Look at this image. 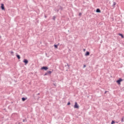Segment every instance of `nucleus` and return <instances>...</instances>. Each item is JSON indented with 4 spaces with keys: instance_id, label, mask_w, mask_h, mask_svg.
Wrapping results in <instances>:
<instances>
[{
    "instance_id": "1",
    "label": "nucleus",
    "mask_w": 124,
    "mask_h": 124,
    "mask_svg": "<svg viewBox=\"0 0 124 124\" xmlns=\"http://www.w3.org/2000/svg\"><path fill=\"white\" fill-rule=\"evenodd\" d=\"M74 108L77 109L79 108V105H78V103H77L76 102L75 103Z\"/></svg>"
},
{
    "instance_id": "2",
    "label": "nucleus",
    "mask_w": 124,
    "mask_h": 124,
    "mask_svg": "<svg viewBox=\"0 0 124 124\" xmlns=\"http://www.w3.org/2000/svg\"><path fill=\"white\" fill-rule=\"evenodd\" d=\"M123 81V79L121 78H120L119 80H118L117 81H116V83H118V84L119 85H120L121 82Z\"/></svg>"
},
{
    "instance_id": "3",
    "label": "nucleus",
    "mask_w": 124,
    "mask_h": 124,
    "mask_svg": "<svg viewBox=\"0 0 124 124\" xmlns=\"http://www.w3.org/2000/svg\"><path fill=\"white\" fill-rule=\"evenodd\" d=\"M41 69L42 70H43V69H44V70H47L48 67H47L43 66V67H42L41 68Z\"/></svg>"
},
{
    "instance_id": "4",
    "label": "nucleus",
    "mask_w": 124,
    "mask_h": 124,
    "mask_svg": "<svg viewBox=\"0 0 124 124\" xmlns=\"http://www.w3.org/2000/svg\"><path fill=\"white\" fill-rule=\"evenodd\" d=\"M23 62L25 63V64H27V63L29 62V61H28L27 59H24Z\"/></svg>"
},
{
    "instance_id": "5",
    "label": "nucleus",
    "mask_w": 124,
    "mask_h": 124,
    "mask_svg": "<svg viewBox=\"0 0 124 124\" xmlns=\"http://www.w3.org/2000/svg\"><path fill=\"white\" fill-rule=\"evenodd\" d=\"M1 8L2 10H4V5H3V4H1Z\"/></svg>"
},
{
    "instance_id": "6",
    "label": "nucleus",
    "mask_w": 124,
    "mask_h": 124,
    "mask_svg": "<svg viewBox=\"0 0 124 124\" xmlns=\"http://www.w3.org/2000/svg\"><path fill=\"white\" fill-rule=\"evenodd\" d=\"M96 12H97V13H100V12H101V11H100V9H97L96 10Z\"/></svg>"
},
{
    "instance_id": "7",
    "label": "nucleus",
    "mask_w": 124,
    "mask_h": 124,
    "mask_svg": "<svg viewBox=\"0 0 124 124\" xmlns=\"http://www.w3.org/2000/svg\"><path fill=\"white\" fill-rule=\"evenodd\" d=\"M90 55V52L88 51L86 52V53L85 54V56H89Z\"/></svg>"
},
{
    "instance_id": "8",
    "label": "nucleus",
    "mask_w": 124,
    "mask_h": 124,
    "mask_svg": "<svg viewBox=\"0 0 124 124\" xmlns=\"http://www.w3.org/2000/svg\"><path fill=\"white\" fill-rule=\"evenodd\" d=\"M16 58H17V59L18 60H20L21 59V57H20V55H16Z\"/></svg>"
},
{
    "instance_id": "9",
    "label": "nucleus",
    "mask_w": 124,
    "mask_h": 124,
    "mask_svg": "<svg viewBox=\"0 0 124 124\" xmlns=\"http://www.w3.org/2000/svg\"><path fill=\"white\" fill-rule=\"evenodd\" d=\"M119 35H120V36H121L122 38H124V35L122 34H119Z\"/></svg>"
},
{
    "instance_id": "10",
    "label": "nucleus",
    "mask_w": 124,
    "mask_h": 124,
    "mask_svg": "<svg viewBox=\"0 0 124 124\" xmlns=\"http://www.w3.org/2000/svg\"><path fill=\"white\" fill-rule=\"evenodd\" d=\"M58 46H59V44L54 45V47H55V48H56V49H58Z\"/></svg>"
},
{
    "instance_id": "11",
    "label": "nucleus",
    "mask_w": 124,
    "mask_h": 124,
    "mask_svg": "<svg viewBox=\"0 0 124 124\" xmlns=\"http://www.w3.org/2000/svg\"><path fill=\"white\" fill-rule=\"evenodd\" d=\"M22 101H25V100H27V98H22Z\"/></svg>"
},
{
    "instance_id": "12",
    "label": "nucleus",
    "mask_w": 124,
    "mask_h": 124,
    "mask_svg": "<svg viewBox=\"0 0 124 124\" xmlns=\"http://www.w3.org/2000/svg\"><path fill=\"white\" fill-rule=\"evenodd\" d=\"M115 5H116V2H114L113 3V7H115Z\"/></svg>"
},
{
    "instance_id": "13",
    "label": "nucleus",
    "mask_w": 124,
    "mask_h": 124,
    "mask_svg": "<svg viewBox=\"0 0 124 124\" xmlns=\"http://www.w3.org/2000/svg\"><path fill=\"white\" fill-rule=\"evenodd\" d=\"M47 73H48V74H51V73H52V72L48 71H47Z\"/></svg>"
},
{
    "instance_id": "14",
    "label": "nucleus",
    "mask_w": 124,
    "mask_h": 124,
    "mask_svg": "<svg viewBox=\"0 0 124 124\" xmlns=\"http://www.w3.org/2000/svg\"><path fill=\"white\" fill-rule=\"evenodd\" d=\"M115 124V122L114 121H112L111 122V124Z\"/></svg>"
},
{
    "instance_id": "15",
    "label": "nucleus",
    "mask_w": 124,
    "mask_h": 124,
    "mask_svg": "<svg viewBox=\"0 0 124 124\" xmlns=\"http://www.w3.org/2000/svg\"><path fill=\"white\" fill-rule=\"evenodd\" d=\"M81 15H82V13H79V16H81Z\"/></svg>"
},
{
    "instance_id": "16",
    "label": "nucleus",
    "mask_w": 124,
    "mask_h": 124,
    "mask_svg": "<svg viewBox=\"0 0 124 124\" xmlns=\"http://www.w3.org/2000/svg\"><path fill=\"white\" fill-rule=\"evenodd\" d=\"M11 53L12 55H13V54H14V52L13 51H11Z\"/></svg>"
},
{
    "instance_id": "17",
    "label": "nucleus",
    "mask_w": 124,
    "mask_h": 124,
    "mask_svg": "<svg viewBox=\"0 0 124 124\" xmlns=\"http://www.w3.org/2000/svg\"><path fill=\"white\" fill-rule=\"evenodd\" d=\"M67 105H70V102H69L67 104Z\"/></svg>"
},
{
    "instance_id": "18",
    "label": "nucleus",
    "mask_w": 124,
    "mask_h": 124,
    "mask_svg": "<svg viewBox=\"0 0 124 124\" xmlns=\"http://www.w3.org/2000/svg\"><path fill=\"white\" fill-rule=\"evenodd\" d=\"M84 67H86V65H84Z\"/></svg>"
},
{
    "instance_id": "19",
    "label": "nucleus",
    "mask_w": 124,
    "mask_h": 124,
    "mask_svg": "<svg viewBox=\"0 0 124 124\" xmlns=\"http://www.w3.org/2000/svg\"><path fill=\"white\" fill-rule=\"evenodd\" d=\"M107 93V91H106V92H105V93Z\"/></svg>"
},
{
    "instance_id": "20",
    "label": "nucleus",
    "mask_w": 124,
    "mask_h": 124,
    "mask_svg": "<svg viewBox=\"0 0 124 124\" xmlns=\"http://www.w3.org/2000/svg\"><path fill=\"white\" fill-rule=\"evenodd\" d=\"M0 37H1L0 36Z\"/></svg>"
}]
</instances>
